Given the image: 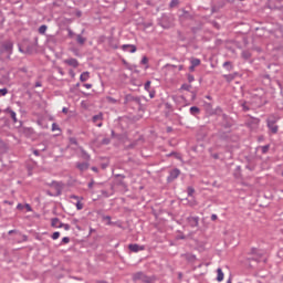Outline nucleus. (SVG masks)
Returning <instances> with one entry per match:
<instances>
[{
  "label": "nucleus",
  "mask_w": 283,
  "mask_h": 283,
  "mask_svg": "<svg viewBox=\"0 0 283 283\" xmlns=\"http://www.w3.org/2000/svg\"><path fill=\"white\" fill-rule=\"evenodd\" d=\"M133 280L135 283H154L156 282V277L147 276L143 272H137L134 274Z\"/></svg>",
  "instance_id": "f257e3e1"
},
{
  "label": "nucleus",
  "mask_w": 283,
  "mask_h": 283,
  "mask_svg": "<svg viewBox=\"0 0 283 283\" xmlns=\"http://www.w3.org/2000/svg\"><path fill=\"white\" fill-rule=\"evenodd\" d=\"M14 48V44L10 41H6L1 44L0 46V52L2 54H8V57H10V55L12 54V50Z\"/></svg>",
  "instance_id": "f03ea898"
},
{
  "label": "nucleus",
  "mask_w": 283,
  "mask_h": 283,
  "mask_svg": "<svg viewBox=\"0 0 283 283\" xmlns=\"http://www.w3.org/2000/svg\"><path fill=\"white\" fill-rule=\"evenodd\" d=\"M122 50L124 52H130V54H134L136 52L137 48L134 44H124V45H122Z\"/></svg>",
  "instance_id": "7ed1b4c3"
},
{
  "label": "nucleus",
  "mask_w": 283,
  "mask_h": 283,
  "mask_svg": "<svg viewBox=\"0 0 283 283\" xmlns=\"http://www.w3.org/2000/svg\"><path fill=\"white\" fill-rule=\"evenodd\" d=\"M102 120H103V113H99V114L93 116V123H95V125L97 127H103V122Z\"/></svg>",
  "instance_id": "20e7f679"
},
{
  "label": "nucleus",
  "mask_w": 283,
  "mask_h": 283,
  "mask_svg": "<svg viewBox=\"0 0 283 283\" xmlns=\"http://www.w3.org/2000/svg\"><path fill=\"white\" fill-rule=\"evenodd\" d=\"M178 176H180L179 169L176 168V169L171 170L170 175L168 176V182L176 180V178H178Z\"/></svg>",
  "instance_id": "39448f33"
},
{
  "label": "nucleus",
  "mask_w": 283,
  "mask_h": 283,
  "mask_svg": "<svg viewBox=\"0 0 283 283\" xmlns=\"http://www.w3.org/2000/svg\"><path fill=\"white\" fill-rule=\"evenodd\" d=\"M128 249L133 251V253H138V251H145V245L129 244Z\"/></svg>",
  "instance_id": "423d86ee"
},
{
  "label": "nucleus",
  "mask_w": 283,
  "mask_h": 283,
  "mask_svg": "<svg viewBox=\"0 0 283 283\" xmlns=\"http://www.w3.org/2000/svg\"><path fill=\"white\" fill-rule=\"evenodd\" d=\"M64 63H65L66 65H70L71 67H77V66H78V60H76V59H74V57L64 60Z\"/></svg>",
  "instance_id": "0eeeda50"
},
{
  "label": "nucleus",
  "mask_w": 283,
  "mask_h": 283,
  "mask_svg": "<svg viewBox=\"0 0 283 283\" xmlns=\"http://www.w3.org/2000/svg\"><path fill=\"white\" fill-rule=\"evenodd\" d=\"M51 227H53L54 229H63V223H61V220H59V218H54L51 221Z\"/></svg>",
  "instance_id": "6e6552de"
},
{
  "label": "nucleus",
  "mask_w": 283,
  "mask_h": 283,
  "mask_svg": "<svg viewBox=\"0 0 283 283\" xmlns=\"http://www.w3.org/2000/svg\"><path fill=\"white\" fill-rule=\"evenodd\" d=\"M268 127L272 134H277V125H275V122H271V119H268Z\"/></svg>",
  "instance_id": "1a4fd4ad"
},
{
  "label": "nucleus",
  "mask_w": 283,
  "mask_h": 283,
  "mask_svg": "<svg viewBox=\"0 0 283 283\" xmlns=\"http://www.w3.org/2000/svg\"><path fill=\"white\" fill-rule=\"evenodd\" d=\"M188 223L190 224V227H198L199 218L198 217H189Z\"/></svg>",
  "instance_id": "9d476101"
},
{
  "label": "nucleus",
  "mask_w": 283,
  "mask_h": 283,
  "mask_svg": "<svg viewBox=\"0 0 283 283\" xmlns=\"http://www.w3.org/2000/svg\"><path fill=\"white\" fill-rule=\"evenodd\" d=\"M224 280V272H222V269H217V281L222 282Z\"/></svg>",
  "instance_id": "9b49d317"
},
{
  "label": "nucleus",
  "mask_w": 283,
  "mask_h": 283,
  "mask_svg": "<svg viewBox=\"0 0 283 283\" xmlns=\"http://www.w3.org/2000/svg\"><path fill=\"white\" fill-rule=\"evenodd\" d=\"M80 81L82 82V83H85V81H90V72H83L82 74H81V76H80Z\"/></svg>",
  "instance_id": "f8f14e48"
},
{
  "label": "nucleus",
  "mask_w": 283,
  "mask_h": 283,
  "mask_svg": "<svg viewBox=\"0 0 283 283\" xmlns=\"http://www.w3.org/2000/svg\"><path fill=\"white\" fill-rule=\"evenodd\" d=\"M71 198L73 199V200H76L77 202H76V209H77V211H81V209H83V203L81 202V200L78 199V197H76V196H71Z\"/></svg>",
  "instance_id": "ddd939ff"
},
{
  "label": "nucleus",
  "mask_w": 283,
  "mask_h": 283,
  "mask_svg": "<svg viewBox=\"0 0 283 283\" xmlns=\"http://www.w3.org/2000/svg\"><path fill=\"white\" fill-rule=\"evenodd\" d=\"M77 169L80 171H86V169H90V165L87 163L77 164Z\"/></svg>",
  "instance_id": "4468645a"
},
{
  "label": "nucleus",
  "mask_w": 283,
  "mask_h": 283,
  "mask_svg": "<svg viewBox=\"0 0 283 283\" xmlns=\"http://www.w3.org/2000/svg\"><path fill=\"white\" fill-rule=\"evenodd\" d=\"M7 112H9L13 123H17V113L10 108H8Z\"/></svg>",
  "instance_id": "2eb2a0df"
},
{
  "label": "nucleus",
  "mask_w": 283,
  "mask_h": 283,
  "mask_svg": "<svg viewBox=\"0 0 283 283\" xmlns=\"http://www.w3.org/2000/svg\"><path fill=\"white\" fill-rule=\"evenodd\" d=\"M48 32V25L43 24L39 28V33L40 34H45Z\"/></svg>",
  "instance_id": "dca6fc26"
},
{
  "label": "nucleus",
  "mask_w": 283,
  "mask_h": 283,
  "mask_svg": "<svg viewBox=\"0 0 283 283\" xmlns=\"http://www.w3.org/2000/svg\"><path fill=\"white\" fill-rule=\"evenodd\" d=\"M191 65H193V67H198V65H200V59H192Z\"/></svg>",
  "instance_id": "f3484780"
},
{
  "label": "nucleus",
  "mask_w": 283,
  "mask_h": 283,
  "mask_svg": "<svg viewBox=\"0 0 283 283\" xmlns=\"http://www.w3.org/2000/svg\"><path fill=\"white\" fill-rule=\"evenodd\" d=\"M190 113L191 114H199L200 113V108H198L196 106H192V107H190Z\"/></svg>",
  "instance_id": "a211bd4d"
},
{
  "label": "nucleus",
  "mask_w": 283,
  "mask_h": 283,
  "mask_svg": "<svg viewBox=\"0 0 283 283\" xmlns=\"http://www.w3.org/2000/svg\"><path fill=\"white\" fill-rule=\"evenodd\" d=\"M77 43H80V45H83L85 43V38H83L82 35H77Z\"/></svg>",
  "instance_id": "6ab92c4d"
},
{
  "label": "nucleus",
  "mask_w": 283,
  "mask_h": 283,
  "mask_svg": "<svg viewBox=\"0 0 283 283\" xmlns=\"http://www.w3.org/2000/svg\"><path fill=\"white\" fill-rule=\"evenodd\" d=\"M145 90H146V92H149V88L151 87V81H147L146 83H145Z\"/></svg>",
  "instance_id": "aec40b11"
},
{
  "label": "nucleus",
  "mask_w": 283,
  "mask_h": 283,
  "mask_svg": "<svg viewBox=\"0 0 283 283\" xmlns=\"http://www.w3.org/2000/svg\"><path fill=\"white\" fill-rule=\"evenodd\" d=\"M59 238H61V232H54L52 234V240H59Z\"/></svg>",
  "instance_id": "412c9836"
},
{
  "label": "nucleus",
  "mask_w": 283,
  "mask_h": 283,
  "mask_svg": "<svg viewBox=\"0 0 283 283\" xmlns=\"http://www.w3.org/2000/svg\"><path fill=\"white\" fill-rule=\"evenodd\" d=\"M61 128L56 125V123L52 124V132H60Z\"/></svg>",
  "instance_id": "4be33fe9"
},
{
  "label": "nucleus",
  "mask_w": 283,
  "mask_h": 283,
  "mask_svg": "<svg viewBox=\"0 0 283 283\" xmlns=\"http://www.w3.org/2000/svg\"><path fill=\"white\" fill-rule=\"evenodd\" d=\"M196 193V190L192 187H188V196H193Z\"/></svg>",
  "instance_id": "5701e85b"
},
{
  "label": "nucleus",
  "mask_w": 283,
  "mask_h": 283,
  "mask_svg": "<svg viewBox=\"0 0 283 283\" xmlns=\"http://www.w3.org/2000/svg\"><path fill=\"white\" fill-rule=\"evenodd\" d=\"M62 244H70V238L69 237H64L62 239Z\"/></svg>",
  "instance_id": "b1692460"
},
{
  "label": "nucleus",
  "mask_w": 283,
  "mask_h": 283,
  "mask_svg": "<svg viewBox=\"0 0 283 283\" xmlns=\"http://www.w3.org/2000/svg\"><path fill=\"white\" fill-rule=\"evenodd\" d=\"M1 96H6L8 94V88H0Z\"/></svg>",
  "instance_id": "393cba45"
},
{
  "label": "nucleus",
  "mask_w": 283,
  "mask_h": 283,
  "mask_svg": "<svg viewBox=\"0 0 283 283\" xmlns=\"http://www.w3.org/2000/svg\"><path fill=\"white\" fill-rule=\"evenodd\" d=\"M62 229H64L65 231H70V224L62 223Z\"/></svg>",
  "instance_id": "a878e982"
},
{
  "label": "nucleus",
  "mask_w": 283,
  "mask_h": 283,
  "mask_svg": "<svg viewBox=\"0 0 283 283\" xmlns=\"http://www.w3.org/2000/svg\"><path fill=\"white\" fill-rule=\"evenodd\" d=\"M148 62H149V60L147 59V56H144V57L142 59V63H143L144 65H147Z\"/></svg>",
  "instance_id": "bb28decb"
},
{
  "label": "nucleus",
  "mask_w": 283,
  "mask_h": 283,
  "mask_svg": "<svg viewBox=\"0 0 283 283\" xmlns=\"http://www.w3.org/2000/svg\"><path fill=\"white\" fill-rule=\"evenodd\" d=\"M17 209H19V211H23V209H25V206H23L22 203H19L17 206Z\"/></svg>",
  "instance_id": "cd10ccee"
},
{
  "label": "nucleus",
  "mask_w": 283,
  "mask_h": 283,
  "mask_svg": "<svg viewBox=\"0 0 283 283\" xmlns=\"http://www.w3.org/2000/svg\"><path fill=\"white\" fill-rule=\"evenodd\" d=\"M178 3V0H172L171 2H170V8H175V6Z\"/></svg>",
  "instance_id": "c85d7f7f"
},
{
  "label": "nucleus",
  "mask_w": 283,
  "mask_h": 283,
  "mask_svg": "<svg viewBox=\"0 0 283 283\" xmlns=\"http://www.w3.org/2000/svg\"><path fill=\"white\" fill-rule=\"evenodd\" d=\"M188 81H189V83H193V81H195L193 75H188Z\"/></svg>",
  "instance_id": "c756f323"
},
{
  "label": "nucleus",
  "mask_w": 283,
  "mask_h": 283,
  "mask_svg": "<svg viewBox=\"0 0 283 283\" xmlns=\"http://www.w3.org/2000/svg\"><path fill=\"white\" fill-rule=\"evenodd\" d=\"M24 209H27V211H32V207L29 203L24 206Z\"/></svg>",
  "instance_id": "7c9ffc66"
},
{
  "label": "nucleus",
  "mask_w": 283,
  "mask_h": 283,
  "mask_svg": "<svg viewBox=\"0 0 283 283\" xmlns=\"http://www.w3.org/2000/svg\"><path fill=\"white\" fill-rule=\"evenodd\" d=\"M182 90L189 91V90H191V85H182Z\"/></svg>",
  "instance_id": "2f4dec72"
},
{
  "label": "nucleus",
  "mask_w": 283,
  "mask_h": 283,
  "mask_svg": "<svg viewBox=\"0 0 283 283\" xmlns=\"http://www.w3.org/2000/svg\"><path fill=\"white\" fill-rule=\"evenodd\" d=\"M69 74H70V76H72V78H74V76H76V73H74V71H72V70L69 72Z\"/></svg>",
  "instance_id": "473e14b6"
},
{
  "label": "nucleus",
  "mask_w": 283,
  "mask_h": 283,
  "mask_svg": "<svg viewBox=\"0 0 283 283\" xmlns=\"http://www.w3.org/2000/svg\"><path fill=\"white\" fill-rule=\"evenodd\" d=\"M211 220H212V221L218 220V214H212V216H211Z\"/></svg>",
  "instance_id": "72a5a7b5"
},
{
  "label": "nucleus",
  "mask_w": 283,
  "mask_h": 283,
  "mask_svg": "<svg viewBox=\"0 0 283 283\" xmlns=\"http://www.w3.org/2000/svg\"><path fill=\"white\" fill-rule=\"evenodd\" d=\"M84 87H86V90H92V84H84Z\"/></svg>",
  "instance_id": "f704fd0d"
},
{
  "label": "nucleus",
  "mask_w": 283,
  "mask_h": 283,
  "mask_svg": "<svg viewBox=\"0 0 283 283\" xmlns=\"http://www.w3.org/2000/svg\"><path fill=\"white\" fill-rule=\"evenodd\" d=\"M189 70H190V72H193V71L196 70V66H193V65L191 64V66L189 67Z\"/></svg>",
  "instance_id": "c9c22d12"
},
{
  "label": "nucleus",
  "mask_w": 283,
  "mask_h": 283,
  "mask_svg": "<svg viewBox=\"0 0 283 283\" xmlns=\"http://www.w3.org/2000/svg\"><path fill=\"white\" fill-rule=\"evenodd\" d=\"M227 65H231V62L223 63V67H227Z\"/></svg>",
  "instance_id": "e433bc0d"
},
{
  "label": "nucleus",
  "mask_w": 283,
  "mask_h": 283,
  "mask_svg": "<svg viewBox=\"0 0 283 283\" xmlns=\"http://www.w3.org/2000/svg\"><path fill=\"white\" fill-rule=\"evenodd\" d=\"M255 125H260V119H254Z\"/></svg>",
  "instance_id": "4c0bfd02"
},
{
  "label": "nucleus",
  "mask_w": 283,
  "mask_h": 283,
  "mask_svg": "<svg viewBox=\"0 0 283 283\" xmlns=\"http://www.w3.org/2000/svg\"><path fill=\"white\" fill-rule=\"evenodd\" d=\"M34 156H39V150H33Z\"/></svg>",
  "instance_id": "58836bf2"
},
{
  "label": "nucleus",
  "mask_w": 283,
  "mask_h": 283,
  "mask_svg": "<svg viewBox=\"0 0 283 283\" xmlns=\"http://www.w3.org/2000/svg\"><path fill=\"white\" fill-rule=\"evenodd\" d=\"M62 112H63L64 114H67V108H63Z\"/></svg>",
  "instance_id": "ea45409f"
},
{
  "label": "nucleus",
  "mask_w": 283,
  "mask_h": 283,
  "mask_svg": "<svg viewBox=\"0 0 283 283\" xmlns=\"http://www.w3.org/2000/svg\"><path fill=\"white\" fill-rule=\"evenodd\" d=\"M35 87H41V83H36V84H35Z\"/></svg>",
  "instance_id": "a19ab883"
},
{
  "label": "nucleus",
  "mask_w": 283,
  "mask_h": 283,
  "mask_svg": "<svg viewBox=\"0 0 283 283\" xmlns=\"http://www.w3.org/2000/svg\"><path fill=\"white\" fill-rule=\"evenodd\" d=\"M14 232H15L14 230H10V231H9V235L12 234V233H14Z\"/></svg>",
  "instance_id": "79ce46f5"
},
{
  "label": "nucleus",
  "mask_w": 283,
  "mask_h": 283,
  "mask_svg": "<svg viewBox=\"0 0 283 283\" xmlns=\"http://www.w3.org/2000/svg\"><path fill=\"white\" fill-rule=\"evenodd\" d=\"M92 170H93V171H97L96 167H93Z\"/></svg>",
  "instance_id": "37998d69"
},
{
  "label": "nucleus",
  "mask_w": 283,
  "mask_h": 283,
  "mask_svg": "<svg viewBox=\"0 0 283 283\" xmlns=\"http://www.w3.org/2000/svg\"><path fill=\"white\" fill-rule=\"evenodd\" d=\"M227 283H231V279H229V280L227 281Z\"/></svg>",
  "instance_id": "c03bdc74"
},
{
  "label": "nucleus",
  "mask_w": 283,
  "mask_h": 283,
  "mask_svg": "<svg viewBox=\"0 0 283 283\" xmlns=\"http://www.w3.org/2000/svg\"><path fill=\"white\" fill-rule=\"evenodd\" d=\"M60 74H63V71L60 69Z\"/></svg>",
  "instance_id": "a18cd8bd"
},
{
  "label": "nucleus",
  "mask_w": 283,
  "mask_h": 283,
  "mask_svg": "<svg viewBox=\"0 0 283 283\" xmlns=\"http://www.w3.org/2000/svg\"><path fill=\"white\" fill-rule=\"evenodd\" d=\"M150 98H154V94H150Z\"/></svg>",
  "instance_id": "49530a36"
},
{
  "label": "nucleus",
  "mask_w": 283,
  "mask_h": 283,
  "mask_svg": "<svg viewBox=\"0 0 283 283\" xmlns=\"http://www.w3.org/2000/svg\"><path fill=\"white\" fill-rule=\"evenodd\" d=\"M266 149H268V148H266V147H264V148H263V151H266Z\"/></svg>",
  "instance_id": "de8ad7c7"
},
{
  "label": "nucleus",
  "mask_w": 283,
  "mask_h": 283,
  "mask_svg": "<svg viewBox=\"0 0 283 283\" xmlns=\"http://www.w3.org/2000/svg\"><path fill=\"white\" fill-rule=\"evenodd\" d=\"M213 158H218V155H213Z\"/></svg>",
  "instance_id": "09e8293b"
},
{
  "label": "nucleus",
  "mask_w": 283,
  "mask_h": 283,
  "mask_svg": "<svg viewBox=\"0 0 283 283\" xmlns=\"http://www.w3.org/2000/svg\"><path fill=\"white\" fill-rule=\"evenodd\" d=\"M92 185H93V184H88V187L92 188Z\"/></svg>",
  "instance_id": "8fccbe9b"
},
{
  "label": "nucleus",
  "mask_w": 283,
  "mask_h": 283,
  "mask_svg": "<svg viewBox=\"0 0 283 283\" xmlns=\"http://www.w3.org/2000/svg\"><path fill=\"white\" fill-rule=\"evenodd\" d=\"M179 70H182V65L179 66Z\"/></svg>",
  "instance_id": "3c124183"
}]
</instances>
